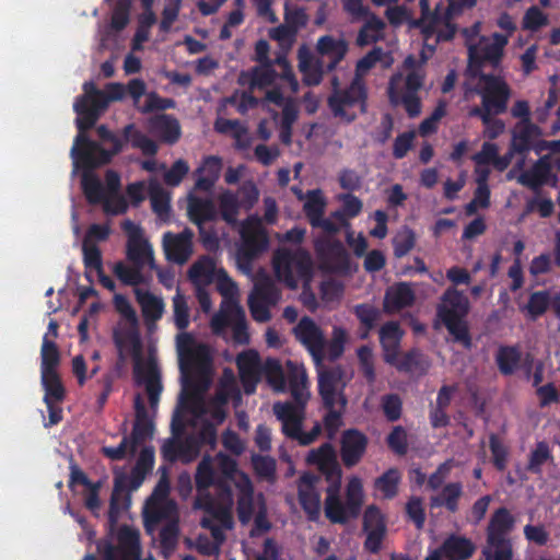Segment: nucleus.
Returning a JSON list of instances; mask_svg holds the SVG:
<instances>
[{"mask_svg":"<svg viewBox=\"0 0 560 560\" xmlns=\"http://www.w3.org/2000/svg\"><path fill=\"white\" fill-rule=\"evenodd\" d=\"M415 301V292L407 283L389 287L385 294L384 307L387 312H396L410 306Z\"/></svg>","mask_w":560,"mask_h":560,"instance_id":"obj_37","label":"nucleus"},{"mask_svg":"<svg viewBox=\"0 0 560 560\" xmlns=\"http://www.w3.org/2000/svg\"><path fill=\"white\" fill-rule=\"evenodd\" d=\"M296 339L308 350L316 368L324 359L326 339L322 328L311 318L304 317L293 328Z\"/></svg>","mask_w":560,"mask_h":560,"instance_id":"obj_21","label":"nucleus"},{"mask_svg":"<svg viewBox=\"0 0 560 560\" xmlns=\"http://www.w3.org/2000/svg\"><path fill=\"white\" fill-rule=\"evenodd\" d=\"M279 299L280 292L273 281L265 272L259 273L248 298V307L253 318L260 323L269 320V306L276 304Z\"/></svg>","mask_w":560,"mask_h":560,"instance_id":"obj_17","label":"nucleus"},{"mask_svg":"<svg viewBox=\"0 0 560 560\" xmlns=\"http://www.w3.org/2000/svg\"><path fill=\"white\" fill-rule=\"evenodd\" d=\"M218 291L223 296L219 312H217L211 320L210 327L212 331H221L224 326V314L232 311L242 308L240 305V292L235 282L226 276L222 270L219 272Z\"/></svg>","mask_w":560,"mask_h":560,"instance_id":"obj_22","label":"nucleus"},{"mask_svg":"<svg viewBox=\"0 0 560 560\" xmlns=\"http://www.w3.org/2000/svg\"><path fill=\"white\" fill-rule=\"evenodd\" d=\"M318 373V389L327 408L345 407L346 398L342 389L346 385L343 371L339 366L324 369L323 362L320 368H316Z\"/></svg>","mask_w":560,"mask_h":560,"instance_id":"obj_19","label":"nucleus"},{"mask_svg":"<svg viewBox=\"0 0 560 560\" xmlns=\"http://www.w3.org/2000/svg\"><path fill=\"white\" fill-rule=\"evenodd\" d=\"M82 188L86 199L91 203H102L106 213L119 214L128 207L120 192L119 176L112 171L106 173L105 186L93 173L85 171L82 176Z\"/></svg>","mask_w":560,"mask_h":560,"instance_id":"obj_10","label":"nucleus"},{"mask_svg":"<svg viewBox=\"0 0 560 560\" xmlns=\"http://www.w3.org/2000/svg\"><path fill=\"white\" fill-rule=\"evenodd\" d=\"M135 295L141 307L148 329L152 330L155 322H158L164 314L165 303L161 296L144 289L135 288Z\"/></svg>","mask_w":560,"mask_h":560,"instance_id":"obj_30","label":"nucleus"},{"mask_svg":"<svg viewBox=\"0 0 560 560\" xmlns=\"http://www.w3.org/2000/svg\"><path fill=\"white\" fill-rule=\"evenodd\" d=\"M513 517L505 509H500L492 516L488 527V542L506 541L503 535L513 527Z\"/></svg>","mask_w":560,"mask_h":560,"instance_id":"obj_44","label":"nucleus"},{"mask_svg":"<svg viewBox=\"0 0 560 560\" xmlns=\"http://www.w3.org/2000/svg\"><path fill=\"white\" fill-rule=\"evenodd\" d=\"M150 199L153 210L161 217L164 218L168 213L170 209V196L163 187L155 180H151L149 184Z\"/></svg>","mask_w":560,"mask_h":560,"instance_id":"obj_54","label":"nucleus"},{"mask_svg":"<svg viewBox=\"0 0 560 560\" xmlns=\"http://www.w3.org/2000/svg\"><path fill=\"white\" fill-rule=\"evenodd\" d=\"M381 61L384 67H389L393 63V59L385 55L381 49H373L362 59H360L357 63L355 69V78L353 80H359L362 82V78L376 65V62Z\"/></svg>","mask_w":560,"mask_h":560,"instance_id":"obj_51","label":"nucleus"},{"mask_svg":"<svg viewBox=\"0 0 560 560\" xmlns=\"http://www.w3.org/2000/svg\"><path fill=\"white\" fill-rule=\"evenodd\" d=\"M508 43L509 36L500 33H494L490 37H480L475 49L469 51V58L497 65L501 60Z\"/></svg>","mask_w":560,"mask_h":560,"instance_id":"obj_27","label":"nucleus"},{"mask_svg":"<svg viewBox=\"0 0 560 560\" xmlns=\"http://www.w3.org/2000/svg\"><path fill=\"white\" fill-rule=\"evenodd\" d=\"M539 135V129L533 125L529 119L521 120L514 131L512 147L515 150H527L530 141Z\"/></svg>","mask_w":560,"mask_h":560,"instance_id":"obj_50","label":"nucleus"},{"mask_svg":"<svg viewBox=\"0 0 560 560\" xmlns=\"http://www.w3.org/2000/svg\"><path fill=\"white\" fill-rule=\"evenodd\" d=\"M196 483L199 495L195 506L203 509L207 516L202 526L210 532L211 539L205 534L197 539L198 549L212 555L218 552L225 539V532L232 528V488L237 495V514L243 524L254 521L252 536L269 530L267 509L261 494L254 495L249 478L237 469L235 462L219 454L215 457H205L197 468Z\"/></svg>","mask_w":560,"mask_h":560,"instance_id":"obj_1","label":"nucleus"},{"mask_svg":"<svg viewBox=\"0 0 560 560\" xmlns=\"http://www.w3.org/2000/svg\"><path fill=\"white\" fill-rule=\"evenodd\" d=\"M163 249L168 260L179 265L186 262L192 254V233L189 230L178 234L165 233Z\"/></svg>","mask_w":560,"mask_h":560,"instance_id":"obj_25","label":"nucleus"},{"mask_svg":"<svg viewBox=\"0 0 560 560\" xmlns=\"http://www.w3.org/2000/svg\"><path fill=\"white\" fill-rule=\"evenodd\" d=\"M388 363L400 371L407 372H423L429 366L428 360L418 351H411L405 355H400L397 352L395 353L394 361Z\"/></svg>","mask_w":560,"mask_h":560,"instance_id":"obj_49","label":"nucleus"},{"mask_svg":"<svg viewBox=\"0 0 560 560\" xmlns=\"http://www.w3.org/2000/svg\"><path fill=\"white\" fill-rule=\"evenodd\" d=\"M42 384L45 388L44 400L47 405L52 401L61 400L63 397V388L57 371L42 372Z\"/></svg>","mask_w":560,"mask_h":560,"instance_id":"obj_53","label":"nucleus"},{"mask_svg":"<svg viewBox=\"0 0 560 560\" xmlns=\"http://www.w3.org/2000/svg\"><path fill=\"white\" fill-rule=\"evenodd\" d=\"M402 331L396 323L385 324L380 331V339L384 350V359L386 362H393L395 353L398 352L399 341Z\"/></svg>","mask_w":560,"mask_h":560,"instance_id":"obj_43","label":"nucleus"},{"mask_svg":"<svg viewBox=\"0 0 560 560\" xmlns=\"http://www.w3.org/2000/svg\"><path fill=\"white\" fill-rule=\"evenodd\" d=\"M428 57L424 51L419 58L408 56L398 72L388 83V97L393 105H401L410 117H417L421 113V102L418 91L424 81V63Z\"/></svg>","mask_w":560,"mask_h":560,"instance_id":"obj_5","label":"nucleus"},{"mask_svg":"<svg viewBox=\"0 0 560 560\" xmlns=\"http://www.w3.org/2000/svg\"><path fill=\"white\" fill-rule=\"evenodd\" d=\"M122 229L127 234V257L138 267L149 266L156 269L154 262L153 249L148 240L143 236L139 225L130 220L122 222Z\"/></svg>","mask_w":560,"mask_h":560,"instance_id":"obj_20","label":"nucleus"},{"mask_svg":"<svg viewBox=\"0 0 560 560\" xmlns=\"http://www.w3.org/2000/svg\"><path fill=\"white\" fill-rule=\"evenodd\" d=\"M552 179L551 166L547 158L540 159L530 170L522 173L517 182L529 188H537Z\"/></svg>","mask_w":560,"mask_h":560,"instance_id":"obj_40","label":"nucleus"},{"mask_svg":"<svg viewBox=\"0 0 560 560\" xmlns=\"http://www.w3.org/2000/svg\"><path fill=\"white\" fill-rule=\"evenodd\" d=\"M363 528L366 533L365 547L370 551H377L386 533L385 518L377 506L366 508L363 515Z\"/></svg>","mask_w":560,"mask_h":560,"instance_id":"obj_28","label":"nucleus"},{"mask_svg":"<svg viewBox=\"0 0 560 560\" xmlns=\"http://www.w3.org/2000/svg\"><path fill=\"white\" fill-rule=\"evenodd\" d=\"M170 482L162 476L153 493L143 508L145 528L153 533L161 525V542L165 548H173L177 539L178 512L176 504L168 498Z\"/></svg>","mask_w":560,"mask_h":560,"instance_id":"obj_6","label":"nucleus"},{"mask_svg":"<svg viewBox=\"0 0 560 560\" xmlns=\"http://www.w3.org/2000/svg\"><path fill=\"white\" fill-rule=\"evenodd\" d=\"M83 90V96L74 103L77 125L80 129L91 128L110 102L121 101L126 95V88L120 83H109L100 91L94 83L86 82Z\"/></svg>","mask_w":560,"mask_h":560,"instance_id":"obj_9","label":"nucleus"},{"mask_svg":"<svg viewBox=\"0 0 560 560\" xmlns=\"http://www.w3.org/2000/svg\"><path fill=\"white\" fill-rule=\"evenodd\" d=\"M400 474L396 469H389L374 481V489L383 499H392L398 492Z\"/></svg>","mask_w":560,"mask_h":560,"instance_id":"obj_48","label":"nucleus"},{"mask_svg":"<svg viewBox=\"0 0 560 560\" xmlns=\"http://www.w3.org/2000/svg\"><path fill=\"white\" fill-rule=\"evenodd\" d=\"M340 482L341 470H338L337 478L327 488L324 511L331 523L345 524L359 515L365 500V493L363 480L352 475L347 480L345 488L346 501L342 502L339 495Z\"/></svg>","mask_w":560,"mask_h":560,"instance_id":"obj_7","label":"nucleus"},{"mask_svg":"<svg viewBox=\"0 0 560 560\" xmlns=\"http://www.w3.org/2000/svg\"><path fill=\"white\" fill-rule=\"evenodd\" d=\"M468 299L455 289H448L439 307V317L455 339L467 342L464 317L468 313Z\"/></svg>","mask_w":560,"mask_h":560,"instance_id":"obj_14","label":"nucleus"},{"mask_svg":"<svg viewBox=\"0 0 560 560\" xmlns=\"http://www.w3.org/2000/svg\"><path fill=\"white\" fill-rule=\"evenodd\" d=\"M349 332L343 327L334 326L331 338L327 348L328 355L330 357V359L339 358L342 354L345 347L349 342Z\"/></svg>","mask_w":560,"mask_h":560,"instance_id":"obj_61","label":"nucleus"},{"mask_svg":"<svg viewBox=\"0 0 560 560\" xmlns=\"http://www.w3.org/2000/svg\"><path fill=\"white\" fill-rule=\"evenodd\" d=\"M172 306L174 324L182 330L176 335L175 343L185 392L196 389L197 381L199 387H209L213 371L211 350L194 335L185 331L189 326L190 310L179 289L172 300Z\"/></svg>","mask_w":560,"mask_h":560,"instance_id":"obj_3","label":"nucleus"},{"mask_svg":"<svg viewBox=\"0 0 560 560\" xmlns=\"http://www.w3.org/2000/svg\"><path fill=\"white\" fill-rule=\"evenodd\" d=\"M222 269H218L215 261L210 257H201L188 270V277L196 288L210 284Z\"/></svg>","mask_w":560,"mask_h":560,"instance_id":"obj_35","label":"nucleus"},{"mask_svg":"<svg viewBox=\"0 0 560 560\" xmlns=\"http://www.w3.org/2000/svg\"><path fill=\"white\" fill-rule=\"evenodd\" d=\"M383 27L384 23L380 19L370 16L358 36V44L364 46L377 40L382 36Z\"/></svg>","mask_w":560,"mask_h":560,"instance_id":"obj_60","label":"nucleus"},{"mask_svg":"<svg viewBox=\"0 0 560 560\" xmlns=\"http://www.w3.org/2000/svg\"><path fill=\"white\" fill-rule=\"evenodd\" d=\"M191 190L187 196V213L189 219L197 225L215 217V207L210 198H200Z\"/></svg>","mask_w":560,"mask_h":560,"instance_id":"obj_34","label":"nucleus"},{"mask_svg":"<svg viewBox=\"0 0 560 560\" xmlns=\"http://www.w3.org/2000/svg\"><path fill=\"white\" fill-rule=\"evenodd\" d=\"M219 203L223 219L229 223H234L241 207H243L242 201L234 194L224 191L219 198Z\"/></svg>","mask_w":560,"mask_h":560,"instance_id":"obj_58","label":"nucleus"},{"mask_svg":"<svg viewBox=\"0 0 560 560\" xmlns=\"http://www.w3.org/2000/svg\"><path fill=\"white\" fill-rule=\"evenodd\" d=\"M447 1L448 5L446 8L441 4H435L434 11H431L434 0H419L421 23L423 24L425 35V46L429 47L430 50L433 48L429 40L433 37L436 42L451 39L455 33V26L452 20L458 15L463 9L472 8L477 3V0Z\"/></svg>","mask_w":560,"mask_h":560,"instance_id":"obj_8","label":"nucleus"},{"mask_svg":"<svg viewBox=\"0 0 560 560\" xmlns=\"http://www.w3.org/2000/svg\"><path fill=\"white\" fill-rule=\"evenodd\" d=\"M291 394L295 399L293 406L304 407L310 398L308 378L303 364L294 361L287 362Z\"/></svg>","mask_w":560,"mask_h":560,"instance_id":"obj_31","label":"nucleus"},{"mask_svg":"<svg viewBox=\"0 0 560 560\" xmlns=\"http://www.w3.org/2000/svg\"><path fill=\"white\" fill-rule=\"evenodd\" d=\"M272 270L278 281L296 289L301 282H310L313 273L311 256L302 250L279 248L272 257Z\"/></svg>","mask_w":560,"mask_h":560,"instance_id":"obj_11","label":"nucleus"},{"mask_svg":"<svg viewBox=\"0 0 560 560\" xmlns=\"http://www.w3.org/2000/svg\"><path fill=\"white\" fill-rule=\"evenodd\" d=\"M249 84L252 89H262L270 85L275 81L276 73L270 65L262 63L256 67L249 73Z\"/></svg>","mask_w":560,"mask_h":560,"instance_id":"obj_62","label":"nucleus"},{"mask_svg":"<svg viewBox=\"0 0 560 560\" xmlns=\"http://www.w3.org/2000/svg\"><path fill=\"white\" fill-rule=\"evenodd\" d=\"M222 163L217 156H208L197 170L198 179L195 189L209 191L220 176Z\"/></svg>","mask_w":560,"mask_h":560,"instance_id":"obj_42","label":"nucleus"},{"mask_svg":"<svg viewBox=\"0 0 560 560\" xmlns=\"http://www.w3.org/2000/svg\"><path fill=\"white\" fill-rule=\"evenodd\" d=\"M151 129L156 137L170 143L175 142L180 135L178 121L166 115L155 117Z\"/></svg>","mask_w":560,"mask_h":560,"instance_id":"obj_46","label":"nucleus"},{"mask_svg":"<svg viewBox=\"0 0 560 560\" xmlns=\"http://www.w3.org/2000/svg\"><path fill=\"white\" fill-rule=\"evenodd\" d=\"M474 550L475 547L470 540L464 537L452 536L435 551H440V560H442V557L450 560H464L469 558Z\"/></svg>","mask_w":560,"mask_h":560,"instance_id":"obj_41","label":"nucleus"},{"mask_svg":"<svg viewBox=\"0 0 560 560\" xmlns=\"http://www.w3.org/2000/svg\"><path fill=\"white\" fill-rule=\"evenodd\" d=\"M368 445V440L357 430H348L343 433L341 440V457L343 464L348 467L354 466L363 456Z\"/></svg>","mask_w":560,"mask_h":560,"instance_id":"obj_32","label":"nucleus"},{"mask_svg":"<svg viewBox=\"0 0 560 560\" xmlns=\"http://www.w3.org/2000/svg\"><path fill=\"white\" fill-rule=\"evenodd\" d=\"M160 168L164 171L165 184L172 187L178 186L189 172V165L182 159L177 160L168 170L164 165H161Z\"/></svg>","mask_w":560,"mask_h":560,"instance_id":"obj_63","label":"nucleus"},{"mask_svg":"<svg viewBox=\"0 0 560 560\" xmlns=\"http://www.w3.org/2000/svg\"><path fill=\"white\" fill-rule=\"evenodd\" d=\"M240 235L237 264L244 272H249L250 260L267 249L269 245L268 236L260 219L257 217H249L241 224Z\"/></svg>","mask_w":560,"mask_h":560,"instance_id":"obj_13","label":"nucleus"},{"mask_svg":"<svg viewBox=\"0 0 560 560\" xmlns=\"http://www.w3.org/2000/svg\"><path fill=\"white\" fill-rule=\"evenodd\" d=\"M477 92L482 98V105L493 114L505 112L511 96L508 83L501 77L480 75L477 82Z\"/></svg>","mask_w":560,"mask_h":560,"instance_id":"obj_18","label":"nucleus"},{"mask_svg":"<svg viewBox=\"0 0 560 560\" xmlns=\"http://www.w3.org/2000/svg\"><path fill=\"white\" fill-rule=\"evenodd\" d=\"M477 189L474 199L466 206V213L474 214L478 209L488 208L490 205V190L487 179L481 180V176H476Z\"/></svg>","mask_w":560,"mask_h":560,"instance_id":"obj_55","label":"nucleus"},{"mask_svg":"<svg viewBox=\"0 0 560 560\" xmlns=\"http://www.w3.org/2000/svg\"><path fill=\"white\" fill-rule=\"evenodd\" d=\"M273 412L282 423L283 433L296 439L302 445L311 444L320 432L319 424H315L308 433L302 432L304 419V407L302 406H293L292 402H277L273 405Z\"/></svg>","mask_w":560,"mask_h":560,"instance_id":"obj_16","label":"nucleus"},{"mask_svg":"<svg viewBox=\"0 0 560 560\" xmlns=\"http://www.w3.org/2000/svg\"><path fill=\"white\" fill-rule=\"evenodd\" d=\"M141 268L142 267H138L137 265L131 267L125 265L124 262H117L115 264L113 270L117 278L125 284L138 288L140 283L145 281L143 275L140 271Z\"/></svg>","mask_w":560,"mask_h":560,"instance_id":"obj_57","label":"nucleus"},{"mask_svg":"<svg viewBox=\"0 0 560 560\" xmlns=\"http://www.w3.org/2000/svg\"><path fill=\"white\" fill-rule=\"evenodd\" d=\"M348 45L341 37L325 35L318 38L316 52L328 61V68H334L347 54Z\"/></svg>","mask_w":560,"mask_h":560,"instance_id":"obj_33","label":"nucleus"},{"mask_svg":"<svg viewBox=\"0 0 560 560\" xmlns=\"http://www.w3.org/2000/svg\"><path fill=\"white\" fill-rule=\"evenodd\" d=\"M118 540L120 551L110 546H98V550L106 560H138L139 532L132 527L124 526L119 529Z\"/></svg>","mask_w":560,"mask_h":560,"instance_id":"obj_24","label":"nucleus"},{"mask_svg":"<svg viewBox=\"0 0 560 560\" xmlns=\"http://www.w3.org/2000/svg\"><path fill=\"white\" fill-rule=\"evenodd\" d=\"M195 384H198V381ZM195 386L196 389L190 393H186L185 388H182L179 406L172 422L174 438L163 446V453L168 459L189 463L199 454L198 439L190 436L183 441L180 438L187 431L186 422L191 425L194 433L199 434L202 442L213 444L215 441L214 428L223 422L226 415L225 404L229 400L237 404L241 399V393L231 370L224 371L215 398L207 404L202 400V394L208 387Z\"/></svg>","mask_w":560,"mask_h":560,"instance_id":"obj_2","label":"nucleus"},{"mask_svg":"<svg viewBox=\"0 0 560 560\" xmlns=\"http://www.w3.org/2000/svg\"><path fill=\"white\" fill-rule=\"evenodd\" d=\"M127 141L135 148L140 149L144 154H154L156 144L145 136L139 133L132 126L125 129Z\"/></svg>","mask_w":560,"mask_h":560,"instance_id":"obj_64","label":"nucleus"},{"mask_svg":"<svg viewBox=\"0 0 560 560\" xmlns=\"http://www.w3.org/2000/svg\"><path fill=\"white\" fill-rule=\"evenodd\" d=\"M77 136L73 147L71 149V158L73 162V174L79 167L90 168L98 166L109 161L112 155L116 154L121 145L119 140L113 136L104 126L98 127L97 132L103 139L104 143H108L112 151H106L98 144L91 142L84 135L85 129H80Z\"/></svg>","mask_w":560,"mask_h":560,"instance_id":"obj_12","label":"nucleus"},{"mask_svg":"<svg viewBox=\"0 0 560 560\" xmlns=\"http://www.w3.org/2000/svg\"><path fill=\"white\" fill-rule=\"evenodd\" d=\"M317 482L318 478L316 476L304 474L301 476L298 483L300 503L311 520L318 518L322 510Z\"/></svg>","mask_w":560,"mask_h":560,"instance_id":"obj_26","label":"nucleus"},{"mask_svg":"<svg viewBox=\"0 0 560 560\" xmlns=\"http://www.w3.org/2000/svg\"><path fill=\"white\" fill-rule=\"evenodd\" d=\"M82 252L85 268L90 271L101 273L103 269V260L98 247L90 241H83Z\"/></svg>","mask_w":560,"mask_h":560,"instance_id":"obj_59","label":"nucleus"},{"mask_svg":"<svg viewBox=\"0 0 560 560\" xmlns=\"http://www.w3.org/2000/svg\"><path fill=\"white\" fill-rule=\"evenodd\" d=\"M226 328L232 330V338L238 345L247 343L249 335L245 322V313L240 308L224 314V326L221 331H213L215 335H224Z\"/></svg>","mask_w":560,"mask_h":560,"instance_id":"obj_39","label":"nucleus"},{"mask_svg":"<svg viewBox=\"0 0 560 560\" xmlns=\"http://www.w3.org/2000/svg\"><path fill=\"white\" fill-rule=\"evenodd\" d=\"M299 69L306 84L316 85L322 81L323 65L306 47L299 49Z\"/></svg>","mask_w":560,"mask_h":560,"instance_id":"obj_38","label":"nucleus"},{"mask_svg":"<svg viewBox=\"0 0 560 560\" xmlns=\"http://www.w3.org/2000/svg\"><path fill=\"white\" fill-rule=\"evenodd\" d=\"M114 305L120 319L114 330V338L119 354L131 357L135 362V377L148 395L150 406L155 409L161 393L160 375L152 361L142 359V342L139 334L138 315L131 303L121 294H115Z\"/></svg>","mask_w":560,"mask_h":560,"instance_id":"obj_4","label":"nucleus"},{"mask_svg":"<svg viewBox=\"0 0 560 560\" xmlns=\"http://www.w3.org/2000/svg\"><path fill=\"white\" fill-rule=\"evenodd\" d=\"M306 459L310 464L316 465L322 471L328 474L331 481L337 478V471L340 468L336 462L335 450L330 444L326 443L312 450Z\"/></svg>","mask_w":560,"mask_h":560,"instance_id":"obj_36","label":"nucleus"},{"mask_svg":"<svg viewBox=\"0 0 560 560\" xmlns=\"http://www.w3.org/2000/svg\"><path fill=\"white\" fill-rule=\"evenodd\" d=\"M332 85L334 93L329 97V106L334 115L345 121L353 120L363 110V83L353 80L348 89L340 90L337 88V80H334Z\"/></svg>","mask_w":560,"mask_h":560,"instance_id":"obj_15","label":"nucleus"},{"mask_svg":"<svg viewBox=\"0 0 560 560\" xmlns=\"http://www.w3.org/2000/svg\"><path fill=\"white\" fill-rule=\"evenodd\" d=\"M499 148L494 143L485 142L481 150L472 156L475 162V175L481 176V180L488 179L490 175V165L494 164Z\"/></svg>","mask_w":560,"mask_h":560,"instance_id":"obj_45","label":"nucleus"},{"mask_svg":"<svg viewBox=\"0 0 560 560\" xmlns=\"http://www.w3.org/2000/svg\"><path fill=\"white\" fill-rule=\"evenodd\" d=\"M262 372L273 390L282 393L287 389L285 377L278 361L267 360L262 368Z\"/></svg>","mask_w":560,"mask_h":560,"instance_id":"obj_56","label":"nucleus"},{"mask_svg":"<svg viewBox=\"0 0 560 560\" xmlns=\"http://www.w3.org/2000/svg\"><path fill=\"white\" fill-rule=\"evenodd\" d=\"M136 408V425L133 435L130 439H124L120 444L116 447L105 446L103 453L113 460H119L124 458L128 453L136 452L137 438L141 429H144L149 424V415L145 410L143 399L138 395L135 399Z\"/></svg>","mask_w":560,"mask_h":560,"instance_id":"obj_23","label":"nucleus"},{"mask_svg":"<svg viewBox=\"0 0 560 560\" xmlns=\"http://www.w3.org/2000/svg\"><path fill=\"white\" fill-rule=\"evenodd\" d=\"M325 208L326 200L319 190H312L306 194L304 198L303 209L313 226L319 224Z\"/></svg>","mask_w":560,"mask_h":560,"instance_id":"obj_47","label":"nucleus"},{"mask_svg":"<svg viewBox=\"0 0 560 560\" xmlns=\"http://www.w3.org/2000/svg\"><path fill=\"white\" fill-rule=\"evenodd\" d=\"M237 366L245 392L252 394L264 368L260 364L258 353L253 350L244 351L237 357Z\"/></svg>","mask_w":560,"mask_h":560,"instance_id":"obj_29","label":"nucleus"},{"mask_svg":"<svg viewBox=\"0 0 560 560\" xmlns=\"http://www.w3.org/2000/svg\"><path fill=\"white\" fill-rule=\"evenodd\" d=\"M40 359V373L57 371L60 363V354L55 341L48 339V334H45L43 337Z\"/></svg>","mask_w":560,"mask_h":560,"instance_id":"obj_52","label":"nucleus"}]
</instances>
